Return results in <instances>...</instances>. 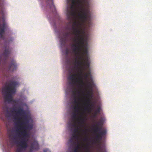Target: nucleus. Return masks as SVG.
Wrapping results in <instances>:
<instances>
[{
	"mask_svg": "<svg viewBox=\"0 0 152 152\" xmlns=\"http://www.w3.org/2000/svg\"><path fill=\"white\" fill-rule=\"evenodd\" d=\"M74 90L72 91L74 96V104L75 105L74 106L72 117L74 119H77V124L79 126H82L84 124V121L83 118L80 117H77V114L79 112V109L80 108L81 99L80 98H77V96L82 93L81 88L80 89H76L74 88Z\"/></svg>",
	"mask_w": 152,
	"mask_h": 152,
	"instance_id": "nucleus-3",
	"label": "nucleus"
},
{
	"mask_svg": "<svg viewBox=\"0 0 152 152\" xmlns=\"http://www.w3.org/2000/svg\"><path fill=\"white\" fill-rule=\"evenodd\" d=\"M47 4L49 7L53 10H55V7L54 5L53 4V0H48L47 2Z\"/></svg>",
	"mask_w": 152,
	"mask_h": 152,
	"instance_id": "nucleus-16",
	"label": "nucleus"
},
{
	"mask_svg": "<svg viewBox=\"0 0 152 152\" xmlns=\"http://www.w3.org/2000/svg\"><path fill=\"white\" fill-rule=\"evenodd\" d=\"M10 140H16V138L15 136H13L11 135H10Z\"/></svg>",
	"mask_w": 152,
	"mask_h": 152,
	"instance_id": "nucleus-20",
	"label": "nucleus"
},
{
	"mask_svg": "<svg viewBox=\"0 0 152 152\" xmlns=\"http://www.w3.org/2000/svg\"><path fill=\"white\" fill-rule=\"evenodd\" d=\"M1 13L3 15H4V12L2 10H1Z\"/></svg>",
	"mask_w": 152,
	"mask_h": 152,
	"instance_id": "nucleus-24",
	"label": "nucleus"
},
{
	"mask_svg": "<svg viewBox=\"0 0 152 152\" xmlns=\"http://www.w3.org/2000/svg\"><path fill=\"white\" fill-rule=\"evenodd\" d=\"M69 34L70 33L69 32H66L64 33L63 34L64 38H61L60 39L61 41L65 43L67 38L68 37Z\"/></svg>",
	"mask_w": 152,
	"mask_h": 152,
	"instance_id": "nucleus-15",
	"label": "nucleus"
},
{
	"mask_svg": "<svg viewBox=\"0 0 152 152\" xmlns=\"http://www.w3.org/2000/svg\"><path fill=\"white\" fill-rule=\"evenodd\" d=\"M71 139H72L73 141H74L73 140V139H76L77 140V142L79 141H80V135L75 134H72V137L71 138L69 139L70 140Z\"/></svg>",
	"mask_w": 152,
	"mask_h": 152,
	"instance_id": "nucleus-17",
	"label": "nucleus"
},
{
	"mask_svg": "<svg viewBox=\"0 0 152 152\" xmlns=\"http://www.w3.org/2000/svg\"><path fill=\"white\" fill-rule=\"evenodd\" d=\"M19 85V83L18 82L10 80L9 81L7 86L3 89V91L5 92L6 94L5 99L8 102H12L15 104L17 103V101L13 99L12 95L15 93V88Z\"/></svg>",
	"mask_w": 152,
	"mask_h": 152,
	"instance_id": "nucleus-4",
	"label": "nucleus"
},
{
	"mask_svg": "<svg viewBox=\"0 0 152 152\" xmlns=\"http://www.w3.org/2000/svg\"><path fill=\"white\" fill-rule=\"evenodd\" d=\"M2 5H4V4H2Z\"/></svg>",
	"mask_w": 152,
	"mask_h": 152,
	"instance_id": "nucleus-25",
	"label": "nucleus"
},
{
	"mask_svg": "<svg viewBox=\"0 0 152 152\" xmlns=\"http://www.w3.org/2000/svg\"><path fill=\"white\" fill-rule=\"evenodd\" d=\"M17 119L20 125L25 126L21 127L19 129L16 130L17 135L19 136L21 134L23 136V137L21 141L17 142L19 148L17 149L16 152H22L23 150H26L28 147V139H27L29 137L28 132L32 129L33 126L32 124H29V120L27 117H18Z\"/></svg>",
	"mask_w": 152,
	"mask_h": 152,
	"instance_id": "nucleus-2",
	"label": "nucleus"
},
{
	"mask_svg": "<svg viewBox=\"0 0 152 152\" xmlns=\"http://www.w3.org/2000/svg\"><path fill=\"white\" fill-rule=\"evenodd\" d=\"M72 4L68 8L66 15L69 23L73 22L72 34L75 36L74 38H88L82 26L86 25L90 26L91 14L88 6V0H67Z\"/></svg>",
	"mask_w": 152,
	"mask_h": 152,
	"instance_id": "nucleus-1",
	"label": "nucleus"
},
{
	"mask_svg": "<svg viewBox=\"0 0 152 152\" xmlns=\"http://www.w3.org/2000/svg\"><path fill=\"white\" fill-rule=\"evenodd\" d=\"M92 91L91 90L88 89V93L87 94V97L86 99L87 102L90 104H88V107L85 108V110L91 111L95 107V104L93 102H91V99L92 98L93 95Z\"/></svg>",
	"mask_w": 152,
	"mask_h": 152,
	"instance_id": "nucleus-7",
	"label": "nucleus"
},
{
	"mask_svg": "<svg viewBox=\"0 0 152 152\" xmlns=\"http://www.w3.org/2000/svg\"><path fill=\"white\" fill-rule=\"evenodd\" d=\"M101 107H99L95 111L93 115L94 117H97V114L99 113L100 111Z\"/></svg>",
	"mask_w": 152,
	"mask_h": 152,
	"instance_id": "nucleus-18",
	"label": "nucleus"
},
{
	"mask_svg": "<svg viewBox=\"0 0 152 152\" xmlns=\"http://www.w3.org/2000/svg\"><path fill=\"white\" fill-rule=\"evenodd\" d=\"M106 132V130H103L96 134L95 142L98 145L97 148L98 152H107L105 147H102L101 144V141L102 137L105 136Z\"/></svg>",
	"mask_w": 152,
	"mask_h": 152,
	"instance_id": "nucleus-5",
	"label": "nucleus"
},
{
	"mask_svg": "<svg viewBox=\"0 0 152 152\" xmlns=\"http://www.w3.org/2000/svg\"><path fill=\"white\" fill-rule=\"evenodd\" d=\"M9 29L8 26L5 21H4L2 24H0V39H4L3 34L4 32V30Z\"/></svg>",
	"mask_w": 152,
	"mask_h": 152,
	"instance_id": "nucleus-8",
	"label": "nucleus"
},
{
	"mask_svg": "<svg viewBox=\"0 0 152 152\" xmlns=\"http://www.w3.org/2000/svg\"><path fill=\"white\" fill-rule=\"evenodd\" d=\"M44 152H51L48 149H45L44 150Z\"/></svg>",
	"mask_w": 152,
	"mask_h": 152,
	"instance_id": "nucleus-22",
	"label": "nucleus"
},
{
	"mask_svg": "<svg viewBox=\"0 0 152 152\" xmlns=\"http://www.w3.org/2000/svg\"><path fill=\"white\" fill-rule=\"evenodd\" d=\"M80 146H81V145L79 142V141L77 142V145L75 147V149H76L78 150H79V151H80Z\"/></svg>",
	"mask_w": 152,
	"mask_h": 152,
	"instance_id": "nucleus-19",
	"label": "nucleus"
},
{
	"mask_svg": "<svg viewBox=\"0 0 152 152\" xmlns=\"http://www.w3.org/2000/svg\"><path fill=\"white\" fill-rule=\"evenodd\" d=\"M17 64L16 62L14 60H12L9 65L8 66V69L10 72H13L16 69Z\"/></svg>",
	"mask_w": 152,
	"mask_h": 152,
	"instance_id": "nucleus-11",
	"label": "nucleus"
},
{
	"mask_svg": "<svg viewBox=\"0 0 152 152\" xmlns=\"http://www.w3.org/2000/svg\"><path fill=\"white\" fill-rule=\"evenodd\" d=\"M84 77L88 85V89L93 90L94 88L95 87V85L92 77L90 70L85 73Z\"/></svg>",
	"mask_w": 152,
	"mask_h": 152,
	"instance_id": "nucleus-6",
	"label": "nucleus"
},
{
	"mask_svg": "<svg viewBox=\"0 0 152 152\" xmlns=\"http://www.w3.org/2000/svg\"><path fill=\"white\" fill-rule=\"evenodd\" d=\"M103 122L101 120H100L96 123V124L93 126V131L95 133H96L101 130L102 129V126L103 125Z\"/></svg>",
	"mask_w": 152,
	"mask_h": 152,
	"instance_id": "nucleus-9",
	"label": "nucleus"
},
{
	"mask_svg": "<svg viewBox=\"0 0 152 152\" xmlns=\"http://www.w3.org/2000/svg\"><path fill=\"white\" fill-rule=\"evenodd\" d=\"M73 126L76 128L74 130L73 133L80 135L81 132V129L80 127L77 126L75 121L74 122Z\"/></svg>",
	"mask_w": 152,
	"mask_h": 152,
	"instance_id": "nucleus-14",
	"label": "nucleus"
},
{
	"mask_svg": "<svg viewBox=\"0 0 152 152\" xmlns=\"http://www.w3.org/2000/svg\"><path fill=\"white\" fill-rule=\"evenodd\" d=\"M71 143L70 146L69 148V151L70 152H79V151L75 148V145L76 143V142L73 141L72 139L69 140Z\"/></svg>",
	"mask_w": 152,
	"mask_h": 152,
	"instance_id": "nucleus-10",
	"label": "nucleus"
},
{
	"mask_svg": "<svg viewBox=\"0 0 152 152\" xmlns=\"http://www.w3.org/2000/svg\"><path fill=\"white\" fill-rule=\"evenodd\" d=\"M12 112L22 116L25 115V113L24 110L22 108L20 107H19L17 110L13 109Z\"/></svg>",
	"mask_w": 152,
	"mask_h": 152,
	"instance_id": "nucleus-13",
	"label": "nucleus"
},
{
	"mask_svg": "<svg viewBox=\"0 0 152 152\" xmlns=\"http://www.w3.org/2000/svg\"><path fill=\"white\" fill-rule=\"evenodd\" d=\"M66 54V55H68L69 53V51L68 49H66L65 50Z\"/></svg>",
	"mask_w": 152,
	"mask_h": 152,
	"instance_id": "nucleus-21",
	"label": "nucleus"
},
{
	"mask_svg": "<svg viewBox=\"0 0 152 152\" xmlns=\"http://www.w3.org/2000/svg\"><path fill=\"white\" fill-rule=\"evenodd\" d=\"M5 108H6V112H7V113H8V107H7L6 106L5 107Z\"/></svg>",
	"mask_w": 152,
	"mask_h": 152,
	"instance_id": "nucleus-23",
	"label": "nucleus"
},
{
	"mask_svg": "<svg viewBox=\"0 0 152 152\" xmlns=\"http://www.w3.org/2000/svg\"><path fill=\"white\" fill-rule=\"evenodd\" d=\"M39 149V145L38 142L34 140L31 145L29 151L28 152H32L34 150H37Z\"/></svg>",
	"mask_w": 152,
	"mask_h": 152,
	"instance_id": "nucleus-12",
	"label": "nucleus"
}]
</instances>
